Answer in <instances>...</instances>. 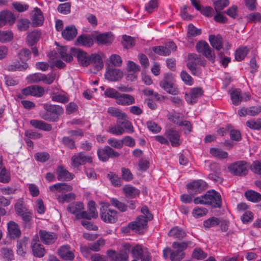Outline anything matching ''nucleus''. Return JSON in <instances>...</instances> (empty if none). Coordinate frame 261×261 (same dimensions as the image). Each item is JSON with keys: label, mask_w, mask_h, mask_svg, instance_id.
Instances as JSON below:
<instances>
[{"label": "nucleus", "mask_w": 261, "mask_h": 261, "mask_svg": "<svg viewBox=\"0 0 261 261\" xmlns=\"http://www.w3.org/2000/svg\"><path fill=\"white\" fill-rule=\"evenodd\" d=\"M39 235L41 241L46 245L53 244L57 240V236L55 233L48 232L44 230H40Z\"/></svg>", "instance_id": "nucleus-25"}, {"label": "nucleus", "mask_w": 261, "mask_h": 261, "mask_svg": "<svg viewBox=\"0 0 261 261\" xmlns=\"http://www.w3.org/2000/svg\"><path fill=\"white\" fill-rule=\"evenodd\" d=\"M207 212L206 208L204 207H197L193 209L192 215L195 218H199L205 216Z\"/></svg>", "instance_id": "nucleus-56"}, {"label": "nucleus", "mask_w": 261, "mask_h": 261, "mask_svg": "<svg viewBox=\"0 0 261 261\" xmlns=\"http://www.w3.org/2000/svg\"><path fill=\"white\" fill-rule=\"evenodd\" d=\"M39 34L37 31H33L28 34L27 42L30 45H34L38 40Z\"/></svg>", "instance_id": "nucleus-47"}, {"label": "nucleus", "mask_w": 261, "mask_h": 261, "mask_svg": "<svg viewBox=\"0 0 261 261\" xmlns=\"http://www.w3.org/2000/svg\"><path fill=\"white\" fill-rule=\"evenodd\" d=\"M228 169L229 171L234 175H245L248 172L247 163L244 161L233 163L228 166Z\"/></svg>", "instance_id": "nucleus-7"}, {"label": "nucleus", "mask_w": 261, "mask_h": 261, "mask_svg": "<svg viewBox=\"0 0 261 261\" xmlns=\"http://www.w3.org/2000/svg\"><path fill=\"white\" fill-rule=\"evenodd\" d=\"M210 153L215 157L219 159H226L228 157V153L220 149L212 148L210 149Z\"/></svg>", "instance_id": "nucleus-46"}, {"label": "nucleus", "mask_w": 261, "mask_h": 261, "mask_svg": "<svg viewBox=\"0 0 261 261\" xmlns=\"http://www.w3.org/2000/svg\"><path fill=\"white\" fill-rule=\"evenodd\" d=\"M105 240L102 239H99L96 242L89 244V248L91 250L94 251H98L99 250L100 247L105 245Z\"/></svg>", "instance_id": "nucleus-62"}, {"label": "nucleus", "mask_w": 261, "mask_h": 261, "mask_svg": "<svg viewBox=\"0 0 261 261\" xmlns=\"http://www.w3.org/2000/svg\"><path fill=\"white\" fill-rule=\"evenodd\" d=\"M196 49L213 63L215 61V55L208 43L204 41H199L196 45Z\"/></svg>", "instance_id": "nucleus-8"}, {"label": "nucleus", "mask_w": 261, "mask_h": 261, "mask_svg": "<svg viewBox=\"0 0 261 261\" xmlns=\"http://www.w3.org/2000/svg\"><path fill=\"white\" fill-rule=\"evenodd\" d=\"M113 35L110 32L100 34L96 36V41L99 44L109 45L114 40Z\"/></svg>", "instance_id": "nucleus-28"}, {"label": "nucleus", "mask_w": 261, "mask_h": 261, "mask_svg": "<svg viewBox=\"0 0 261 261\" xmlns=\"http://www.w3.org/2000/svg\"><path fill=\"white\" fill-rule=\"evenodd\" d=\"M160 87L167 93L172 95H177L179 91L175 85V79L171 73H167L164 75L160 82Z\"/></svg>", "instance_id": "nucleus-5"}, {"label": "nucleus", "mask_w": 261, "mask_h": 261, "mask_svg": "<svg viewBox=\"0 0 261 261\" xmlns=\"http://www.w3.org/2000/svg\"><path fill=\"white\" fill-rule=\"evenodd\" d=\"M32 24L34 27H38L43 24L44 17L42 12L37 7L34 9L31 13Z\"/></svg>", "instance_id": "nucleus-16"}, {"label": "nucleus", "mask_w": 261, "mask_h": 261, "mask_svg": "<svg viewBox=\"0 0 261 261\" xmlns=\"http://www.w3.org/2000/svg\"><path fill=\"white\" fill-rule=\"evenodd\" d=\"M203 94V91L201 88L195 87L191 89L189 93H185V99L188 103H194Z\"/></svg>", "instance_id": "nucleus-12"}, {"label": "nucleus", "mask_w": 261, "mask_h": 261, "mask_svg": "<svg viewBox=\"0 0 261 261\" xmlns=\"http://www.w3.org/2000/svg\"><path fill=\"white\" fill-rule=\"evenodd\" d=\"M107 254L113 261H127L128 258V252L123 248L119 253L113 250H108Z\"/></svg>", "instance_id": "nucleus-18"}, {"label": "nucleus", "mask_w": 261, "mask_h": 261, "mask_svg": "<svg viewBox=\"0 0 261 261\" xmlns=\"http://www.w3.org/2000/svg\"><path fill=\"white\" fill-rule=\"evenodd\" d=\"M101 205L100 214L102 220L106 223H115L118 218L117 211L110 208V204L109 203L101 202Z\"/></svg>", "instance_id": "nucleus-6"}, {"label": "nucleus", "mask_w": 261, "mask_h": 261, "mask_svg": "<svg viewBox=\"0 0 261 261\" xmlns=\"http://www.w3.org/2000/svg\"><path fill=\"white\" fill-rule=\"evenodd\" d=\"M27 241L21 240L18 242L17 245V253L18 255L22 256L25 253Z\"/></svg>", "instance_id": "nucleus-58"}, {"label": "nucleus", "mask_w": 261, "mask_h": 261, "mask_svg": "<svg viewBox=\"0 0 261 261\" xmlns=\"http://www.w3.org/2000/svg\"><path fill=\"white\" fill-rule=\"evenodd\" d=\"M248 127L253 129H259L261 128V119L252 120L246 122Z\"/></svg>", "instance_id": "nucleus-60"}, {"label": "nucleus", "mask_w": 261, "mask_h": 261, "mask_svg": "<svg viewBox=\"0 0 261 261\" xmlns=\"http://www.w3.org/2000/svg\"><path fill=\"white\" fill-rule=\"evenodd\" d=\"M123 191L127 197L134 198L139 195L140 191L131 185H126L123 188Z\"/></svg>", "instance_id": "nucleus-37"}, {"label": "nucleus", "mask_w": 261, "mask_h": 261, "mask_svg": "<svg viewBox=\"0 0 261 261\" xmlns=\"http://www.w3.org/2000/svg\"><path fill=\"white\" fill-rule=\"evenodd\" d=\"M49 189L51 192L57 191L59 193H63L71 191L72 190V187L65 183H58L50 186Z\"/></svg>", "instance_id": "nucleus-30"}, {"label": "nucleus", "mask_w": 261, "mask_h": 261, "mask_svg": "<svg viewBox=\"0 0 261 261\" xmlns=\"http://www.w3.org/2000/svg\"><path fill=\"white\" fill-rule=\"evenodd\" d=\"M97 154L99 159L103 162L108 161L110 158H117L120 155L118 152L109 146H106L102 149H98Z\"/></svg>", "instance_id": "nucleus-9"}, {"label": "nucleus", "mask_w": 261, "mask_h": 261, "mask_svg": "<svg viewBox=\"0 0 261 261\" xmlns=\"http://www.w3.org/2000/svg\"><path fill=\"white\" fill-rule=\"evenodd\" d=\"M194 202L196 204L210 205L214 207L221 205V196L215 190L207 191L205 195L195 198Z\"/></svg>", "instance_id": "nucleus-2"}, {"label": "nucleus", "mask_w": 261, "mask_h": 261, "mask_svg": "<svg viewBox=\"0 0 261 261\" xmlns=\"http://www.w3.org/2000/svg\"><path fill=\"white\" fill-rule=\"evenodd\" d=\"M122 38V43L124 47L130 48L135 45L134 39L132 37L129 36L124 35Z\"/></svg>", "instance_id": "nucleus-64"}, {"label": "nucleus", "mask_w": 261, "mask_h": 261, "mask_svg": "<svg viewBox=\"0 0 261 261\" xmlns=\"http://www.w3.org/2000/svg\"><path fill=\"white\" fill-rule=\"evenodd\" d=\"M123 247L125 250L127 251L128 253L130 251L133 257L137 259H139L144 253V251L147 249V248L140 245L132 246L128 243L124 244Z\"/></svg>", "instance_id": "nucleus-13"}, {"label": "nucleus", "mask_w": 261, "mask_h": 261, "mask_svg": "<svg viewBox=\"0 0 261 261\" xmlns=\"http://www.w3.org/2000/svg\"><path fill=\"white\" fill-rule=\"evenodd\" d=\"M245 195L249 201L253 202H256L261 200V195L254 191H248L246 192Z\"/></svg>", "instance_id": "nucleus-41"}, {"label": "nucleus", "mask_w": 261, "mask_h": 261, "mask_svg": "<svg viewBox=\"0 0 261 261\" xmlns=\"http://www.w3.org/2000/svg\"><path fill=\"white\" fill-rule=\"evenodd\" d=\"M207 253L204 252L201 248H196L193 252L192 257L194 258L202 260L206 258Z\"/></svg>", "instance_id": "nucleus-54"}, {"label": "nucleus", "mask_w": 261, "mask_h": 261, "mask_svg": "<svg viewBox=\"0 0 261 261\" xmlns=\"http://www.w3.org/2000/svg\"><path fill=\"white\" fill-rule=\"evenodd\" d=\"M168 236L175 239H182L185 237L186 233L178 227H174L170 230Z\"/></svg>", "instance_id": "nucleus-40"}, {"label": "nucleus", "mask_w": 261, "mask_h": 261, "mask_svg": "<svg viewBox=\"0 0 261 261\" xmlns=\"http://www.w3.org/2000/svg\"><path fill=\"white\" fill-rule=\"evenodd\" d=\"M30 22L28 19H21L18 21L17 27L21 31H25L28 29Z\"/></svg>", "instance_id": "nucleus-57"}, {"label": "nucleus", "mask_w": 261, "mask_h": 261, "mask_svg": "<svg viewBox=\"0 0 261 261\" xmlns=\"http://www.w3.org/2000/svg\"><path fill=\"white\" fill-rule=\"evenodd\" d=\"M230 97L232 103L235 106L239 105L242 102L241 91L239 89H234L230 91Z\"/></svg>", "instance_id": "nucleus-36"}, {"label": "nucleus", "mask_w": 261, "mask_h": 261, "mask_svg": "<svg viewBox=\"0 0 261 261\" xmlns=\"http://www.w3.org/2000/svg\"><path fill=\"white\" fill-rule=\"evenodd\" d=\"M165 135L172 146L177 147L180 144V135L177 131L170 129L166 132Z\"/></svg>", "instance_id": "nucleus-24"}, {"label": "nucleus", "mask_w": 261, "mask_h": 261, "mask_svg": "<svg viewBox=\"0 0 261 261\" xmlns=\"http://www.w3.org/2000/svg\"><path fill=\"white\" fill-rule=\"evenodd\" d=\"M117 104L122 106H129L135 103V98L129 94L119 93L116 99Z\"/></svg>", "instance_id": "nucleus-26"}, {"label": "nucleus", "mask_w": 261, "mask_h": 261, "mask_svg": "<svg viewBox=\"0 0 261 261\" xmlns=\"http://www.w3.org/2000/svg\"><path fill=\"white\" fill-rule=\"evenodd\" d=\"M24 205V201L23 198H20L16 200V203L14 205V208L17 215L21 214L26 210Z\"/></svg>", "instance_id": "nucleus-51"}, {"label": "nucleus", "mask_w": 261, "mask_h": 261, "mask_svg": "<svg viewBox=\"0 0 261 261\" xmlns=\"http://www.w3.org/2000/svg\"><path fill=\"white\" fill-rule=\"evenodd\" d=\"M77 30L73 25L66 26L62 31L63 38L66 40H71L77 35Z\"/></svg>", "instance_id": "nucleus-27"}, {"label": "nucleus", "mask_w": 261, "mask_h": 261, "mask_svg": "<svg viewBox=\"0 0 261 261\" xmlns=\"http://www.w3.org/2000/svg\"><path fill=\"white\" fill-rule=\"evenodd\" d=\"M147 220L143 216H140L128 224L130 229L139 233L143 232L147 226Z\"/></svg>", "instance_id": "nucleus-10"}, {"label": "nucleus", "mask_w": 261, "mask_h": 261, "mask_svg": "<svg viewBox=\"0 0 261 261\" xmlns=\"http://www.w3.org/2000/svg\"><path fill=\"white\" fill-rule=\"evenodd\" d=\"M71 161L72 165L75 167H77L86 163L91 162L92 159L89 156H86L84 153L80 152L73 155L71 158Z\"/></svg>", "instance_id": "nucleus-23"}, {"label": "nucleus", "mask_w": 261, "mask_h": 261, "mask_svg": "<svg viewBox=\"0 0 261 261\" xmlns=\"http://www.w3.org/2000/svg\"><path fill=\"white\" fill-rule=\"evenodd\" d=\"M91 63L94 64L96 70H101L103 67L102 59L104 55L102 53L91 54Z\"/></svg>", "instance_id": "nucleus-29"}, {"label": "nucleus", "mask_w": 261, "mask_h": 261, "mask_svg": "<svg viewBox=\"0 0 261 261\" xmlns=\"http://www.w3.org/2000/svg\"><path fill=\"white\" fill-rule=\"evenodd\" d=\"M209 41L212 47L217 50H220L223 47L222 38L220 35H210Z\"/></svg>", "instance_id": "nucleus-33"}, {"label": "nucleus", "mask_w": 261, "mask_h": 261, "mask_svg": "<svg viewBox=\"0 0 261 261\" xmlns=\"http://www.w3.org/2000/svg\"><path fill=\"white\" fill-rule=\"evenodd\" d=\"M107 131L116 136H121L125 132L132 134L134 130L132 123L128 120H121L120 119H117L116 124L109 126Z\"/></svg>", "instance_id": "nucleus-4"}, {"label": "nucleus", "mask_w": 261, "mask_h": 261, "mask_svg": "<svg viewBox=\"0 0 261 261\" xmlns=\"http://www.w3.org/2000/svg\"><path fill=\"white\" fill-rule=\"evenodd\" d=\"M8 235L12 239L19 238L21 236V231L17 223L10 221L7 224Z\"/></svg>", "instance_id": "nucleus-20"}, {"label": "nucleus", "mask_w": 261, "mask_h": 261, "mask_svg": "<svg viewBox=\"0 0 261 261\" xmlns=\"http://www.w3.org/2000/svg\"><path fill=\"white\" fill-rule=\"evenodd\" d=\"M28 65L26 63H22L20 64L19 62H14L12 64L10 65L8 67V69L9 71H16V70H23L27 69Z\"/></svg>", "instance_id": "nucleus-43"}, {"label": "nucleus", "mask_w": 261, "mask_h": 261, "mask_svg": "<svg viewBox=\"0 0 261 261\" xmlns=\"http://www.w3.org/2000/svg\"><path fill=\"white\" fill-rule=\"evenodd\" d=\"M59 202H69L75 199V195L72 193L66 194H61L57 196Z\"/></svg>", "instance_id": "nucleus-45"}, {"label": "nucleus", "mask_w": 261, "mask_h": 261, "mask_svg": "<svg viewBox=\"0 0 261 261\" xmlns=\"http://www.w3.org/2000/svg\"><path fill=\"white\" fill-rule=\"evenodd\" d=\"M152 50L155 53L162 56H168L170 54V50L167 47L159 46L152 47Z\"/></svg>", "instance_id": "nucleus-52"}, {"label": "nucleus", "mask_w": 261, "mask_h": 261, "mask_svg": "<svg viewBox=\"0 0 261 261\" xmlns=\"http://www.w3.org/2000/svg\"><path fill=\"white\" fill-rule=\"evenodd\" d=\"M187 188L191 192L200 193L207 188L206 183L201 179L193 181L187 185Z\"/></svg>", "instance_id": "nucleus-15"}, {"label": "nucleus", "mask_w": 261, "mask_h": 261, "mask_svg": "<svg viewBox=\"0 0 261 261\" xmlns=\"http://www.w3.org/2000/svg\"><path fill=\"white\" fill-rule=\"evenodd\" d=\"M110 202L113 206L118 208L121 212H125L127 210V205L116 198H111Z\"/></svg>", "instance_id": "nucleus-49"}, {"label": "nucleus", "mask_w": 261, "mask_h": 261, "mask_svg": "<svg viewBox=\"0 0 261 261\" xmlns=\"http://www.w3.org/2000/svg\"><path fill=\"white\" fill-rule=\"evenodd\" d=\"M121 176L125 181H130L133 179V175L129 169L125 168H121Z\"/></svg>", "instance_id": "nucleus-63"}, {"label": "nucleus", "mask_w": 261, "mask_h": 261, "mask_svg": "<svg viewBox=\"0 0 261 261\" xmlns=\"http://www.w3.org/2000/svg\"><path fill=\"white\" fill-rule=\"evenodd\" d=\"M31 248L34 255L37 257H43L45 253V249L40 243L38 237L35 236L32 241Z\"/></svg>", "instance_id": "nucleus-11"}, {"label": "nucleus", "mask_w": 261, "mask_h": 261, "mask_svg": "<svg viewBox=\"0 0 261 261\" xmlns=\"http://www.w3.org/2000/svg\"><path fill=\"white\" fill-rule=\"evenodd\" d=\"M77 42L79 44L87 47H90L93 44L92 37L90 36L86 35H81L79 36L77 39Z\"/></svg>", "instance_id": "nucleus-39"}, {"label": "nucleus", "mask_w": 261, "mask_h": 261, "mask_svg": "<svg viewBox=\"0 0 261 261\" xmlns=\"http://www.w3.org/2000/svg\"><path fill=\"white\" fill-rule=\"evenodd\" d=\"M22 93L25 95H32L38 97H41L44 93V88L39 86H31L24 88Z\"/></svg>", "instance_id": "nucleus-17"}, {"label": "nucleus", "mask_w": 261, "mask_h": 261, "mask_svg": "<svg viewBox=\"0 0 261 261\" xmlns=\"http://www.w3.org/2000/svg\"><path fill=\"white\" fill-rule=\"evenodd\" d=\"M108 113L112 116L117 117V119L128 120L126 114L118 108L110 107L108 110Z\"/></svg>", "instance_id": "nucleus-34"}, {"label": "nucleus", "mask_w": 261, "mask_h": 261, "mask_svg": "<svg viewBox=\"0 0 261 261\" xmlns=\"http://www.w3.org/2000/svg\"><path fill=\"white\" fill-rule=\"evenodd\" d=\"M67 51V49L63 48L60 52L61 57L65 61H72L74 56H76L79 62L83 66H87L91 64V55H88L79 49L73 47L70 48V54Z\"/></svg>", "instance_id": "nucleus-1"}, {"label": "nucleus", "mask_w": 261, "mask_h": 261, "mask_svg": "<svg viewBox=\"0 0 261 261\" xmlns=\"http://www.w3.org/2000/svg\"><path fill=\"white\" fill-rule=\"evenodd\" d=\"M18 56L22 63H24V61H26L30 59L31 53L29 49L24 48L19 51Z\"/></svg>", "instance_id": "nucleus-61"}, {"label": "nucleus", "mask_w": 261, "mask_h": 261, "mask_svg": "<svg viewBox=\"0 0 261 261\" xmlns=\"http://www.w3.org/2000/svg\"><path fill=\"white\" fill-rule=\"evenodd\" d=\"M167 117L170 121L179 125L184 117L181 113L173 112L169 113L167 115Z\"/></svg>", "instance_id": "nucleus-38"}, {"label": "nucleus", "mask_w": 261, "mask_h": 261, "mask_svg": "<svg viewBox=\"0 0 261 261\" xmlns=\"http://www.w3.org/2000/svg\"><path fill=\"white\" fill-rule=\"evenodd\" d=\"M219 222L220 221L218 218L212 217L203 222V226L206 228L215 227L218 225Z\"/></svg>", "instance_id": "nucleus-50"}, {"label": "nucleus", "mask_w": 261, "mask_h": 261, "mask_svg": "<svg viewBox=\"0 0 261 261\" xmlns=\"http://www.w3.org/2000/svg\"><path fill=\"white\" fill-rule=\"evenodd\" d=\"M83 210L84 205L81 202L71 204L67 207L68 212L74 214L77 219H83V216L85 214Z\"/></svg>", "instance_id": "nucleus-14"}, {"label": "nucleus", "mask_w": 261, "mask_h": 261, "mask_svg": "<svg viewBox=\"0 0 261 261\" xmlns=\"http://www.w3.org/2000/svg\"><path fill=\"white\" fill-rule=\"evenodd\" d=\"M13 38L12 33L10 31H0V41L5 43L10 41Z\"/></svg>", "instance_id": "nucleus-48"}, {"label": "nucleus", "mask_w": 261, "mask_h": 261, "mask_svg": "<svg viewBox=\"0 0 261 261\" xmlns=\"http://www.w3.org/2000/svg\"><path fill=\"white\" fill-rule=\"evenodd\" d=\"M105 76L109 81H117L123 77V72L118 69L109 68L106 70Z\"/></svg>", "instance_id": "nucleus-19"}, {"label": "nucleus", "mask_w": 261, "mask_h": 261, "mask_svg": "<svg viewBox=\"0 0 261 261\" xmlns=\"http://www.w3.org/2000/svg\"><path fill=\"white\" fill-rule=\"evenodd\" d=\"M57 173L58 175V179L59 180H69L73 178V174L69 172L63 166H59Z\"/></svg>", "instance_id": "nucleus-31"}, {"label": "nucleus", "mask_w": 261, "mask_h": 261, "mask_svg": "<svg viewBox=\"0 0 261 261\" xmlns=\"http://www.w3.org/2000/svg\"><path fill=\"white\" fill-rule=\"evenodd\" d=\"M15 17L11 12L4 10L0 12V27L6 24H12L14 23Z\"/></svg>", "instance_id": "nucleus-21"}, {"label": "nucleus", "mask_w": 261, "mask_h": 261, "mask_svg": "<svg viewBox=\"0 0 261 261\" xmlns=\"http://www.w3.org/2000/svg\"><path fill=\"white\" fill-rule=\"evenodd\" d=\"M88 213L84 211L85 214L83 216L84 219L90 220L92 218H96L98 216V213L95 207V203L93 201H90L88 204Z\"/></svg>", "instance_id": "nucleus-32"}, {"label": "nucleus", "mask_w": 261, "mask_h": 261, "mask_svg": "<svg viewBox=\"0 0 261 261\" xmlns=\"http://www.w3.org/2000/svg\"><path fill=\"white\" fill-rule=\"evenodd\" d=\"M180 77L184 83L188 86H191L194 83L193 79L186 71H182L180 73Z\"/></svg>", "instance_id": "nucleus-55"}, {"label": "nucleus", "mask_w": 261, "mask_h": 261, "mask_svg": "<svg viewBox=\"0 0 261 261\" xmlns=\"http://www.w3.org/2000/svg\"><path fill=\"white\" fill-rule=\"evenodd\" d=\"M58 252L60 257L64 260H70L74 258V253L68 245L62 246L59 249Z\"/></svg>", "instance_id": "nucleus-22"}, {"label": "nucleus", "mask_w": 261, "mask_h": 261, "mask_svg": "<svg viewBox=\"0 0 261 261\" xmlns=\"http://www.w3.org/2000/svg\"><path fill=\"white\" fill-rule=\"evenodd\" d=\"M42 74L40 73H35L30 74L27 76V80L28 82L31 83H39L41 81Z\"/></svg>", "instance_id": "nucleus-59"}, {"label": "nucleus", "mask_w": 261, "mask_h": 261, "mask_svg": "<svg viewBox=\"0 0 261 261\" xmlns=\"http://www.w3.org/2000/svg\"><path fill=\"white\" fill-rule=\"evenodd\" d=\"M201 34V30L196 28L193 24H189L187 31V37L192 38Z\"/></svg>", "instance_id": "nucleus-42"}, {"label": "nucleus", "mask_w": 261, "mask_h": 261, "mask_svg": "<svg viewBox=\"0 0 261 261\" xmlns=\"http://www.w3.org/2000/svg\"><path fill=\"white\" fill-rule=\"evenodd\" d=\"M248 51V49L246 46L239 48L236 51L235 59L239 61L242 60L247 54Z\"/></svg>", "instance_id": "nucleus-44"}, {"label": "nucleus", "mask_w": 261, "mask_h": 261, "mask_svg": "<svg viewBox=\"0 0 261 261\" xmlns=\"http://www.w3.org/2000/svg\"><path fill=\"white\" fill-rule=\"evenodd\" d=\"M188 246L187 243L185 242H174L172 244L174 250L170 248H167L163 250V256L165 258H167L170 254V258L172 261H180L184 257L185 253L184 250Z\"/></svg>", "instance_id": "nucleus-3"}, {"label": "nucleus", "mask_w": 261, "mask_h": 261, "mask_svg": "<svg viewBox=\"0 0 261 261\" xmlns=\"http://www.w3.org/2000/svg\"><path fill=\"white\" fill-rule=\"evenodd\" d=\"M30 124L33 127L44 131H49L51 129L50 124L42 121L34 119L30 121Z\"/></svg>", "instance_id": "nucleus-35"}, {"label": "nucleus", "mask_w": 261, "mask_h": 261, "mask_svg": "<svg viewBox=\"0 0 261 261\" xmlns=\"http://www.w3.org/2000/svg\"><path fill=\"white\" fill-rule=\"evenodd\" d=\"M228 0H218L214 2V5L216 12H219L229 5Z\"/></svg>", "instance_id": "nucleus-53"}]
</instances>
